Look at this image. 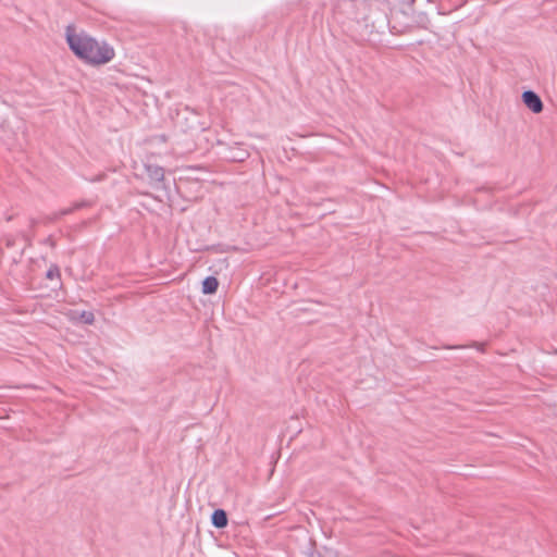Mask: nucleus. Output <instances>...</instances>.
I'll use <instances>...</instances> for the list:
<instances>
[{"instance_id":"f257e3e1","label":"nucleus","mask_w":557,"mask_h":557,"mask_svg":"<svg viewBox=\"0 0 557 557\" xmlns=\"http://www.w3.org/2000/svg\"><path fill=\"white\" fill-rule=\"evenodd\" d=\"M66 41L73 53L91 65L109 63L114 58V49L104 41H98L86 32H77L72 25L66 27Z\"/></svg>"},{"instance_id":"f03ea898","label":"nucleus","mask_w":557,"mask_h":557,"mask_svg":"<svg viewBox=\"0 0 557 557\" xmlns=\"http://www.w3.org/2000/svg\"><path fill=\"white\" fill-rule=\"evenodd\" d=\"M523 103L533 112L540 113L543 111V102L541 98L532 90H527L522 94Z\"/></svg>"},{"instance_id":"7ed1b4c3","label":"nucleus","mask_w":557,"mask_h":557,"mask_svg":"<svg viewBox=\"0 0 557 557\" xmlns=\"http://www.w3.org/2000/svg\"><path fill=\"white\" fill-rule=\"evenodd\" d=\"M146 171L152 182L160 183L164 178V170L159 165L147 164Z\"/></svg>"},{"instance_id":"20e7f679","label":"nucleus","mask_w":557,"mask_h":557,"mask_svg":"<svg viewBox=\"0 0 557 557\" xmlns=\"http://www.w3.org/2000/svg\"><path fill=\"white\" fill-rule=\"evenodd\" d=\"M212 524L216 528H224L227 525V516L226 512L222 509H216L213 511L211 517Z\"/></svg>"},{"instance_id":"39448f33","label":"nucleus","mask_w":557,"mask_h":557,"mask_svg":"<svg viewBox=\"0 0 557 557\" xmlns=\"http://www.w3.org/2000/svg\"><path fill=\"white\" fill-rule=\"evenodd\" d=\"M219 287V282L214 276H208L202 282V293L213 294Z\"/></svg>"},{"instance_id":"423d86ee","label":"nucleus","mask_w":557,"mask_h":557,"mask_svg":"<svg viewBox=\"0 0 557 557\" xmlns=\"http://www.w3.org/2000/svg\"><path fill=\"white\" fill-rule=\"evenodd\" d=\"M247 157H248L247 151H245L243 149H238L236 152L232 153L228 158L233 161L240 162V161H244Z\"/></svg>"},{"instance_id":"0eeeda50","label":"nucleus","mask_w":557,"mask_h":557,"mask_svg":"<svg viewBox=\"0 0 557 557\" xmlns=\"http://www.w3.org/2000/svg\"><path fill=\"white\" fill-rule=\"evenodd\" d=\"M79 319L85 323V324H92L94 321H95V317H94V313L90 312V311H83L81 314H79Z\"/></svg>"},{"instance_id":"6e6552de","label":"nucleus","mask_w":557,"mask_h":557,"mask_svg":"<svg viewBox=\"0 0 557 557\" xmlns=\"http://www.w3.org/2000/svg\"><path fill=\"white\" fill-rule=\"evenodd\" d=\"M47 277L50 280L60 277V270L58 267H51L47 272Z\"/></svg>"},{"instance_id":"1a4fd4ad","label":"nucleus","mask_w":557,"mask_h":557,"mask_svg":"<svg viewBox=\"0 0 557 557\" xmlns=\"http://www.w3.org/2000/svg\"><path fill=\"white\" fill-rule=\"evenodd\" d=\"M71 211H72L71 209L62 211V214H66V213L71 212Z\"/></svg>"}]
</instances>
